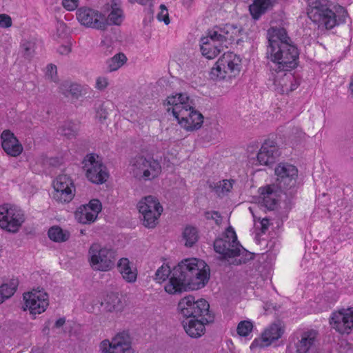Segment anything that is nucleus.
<instances>
[{"mask_svg": "<svg viewBox=\"0 0 353 353\" xmlns=\"http://www.w3.org/2000/svg\"><path fill=\"white\" fill-rule=\"evenodd\" d=\"M205 217L208 220H214L215 223L219 225L222 222V216L218 211H209L205 212Z\"/></svg>", "mask_w": 353, "mask_h": 353, "instance_id": "3c124183", "label": "nucleus"}, {"mask_svg": "<svg viewBox=\"0 0 353 353\" xmlns=\"http://www.w3.org/2000/svg\"><path fill=\"white\" fill-rule=\"evenodd\" d=\"M1 139L2 148L7 154L16 157L22 153V145L10 130H3L1 133Z\"/></svg>", "mask_w": 353, "mask_h": 353, "instance_id": "aec40b11", "label": "nucleus"}, {"mask_svg": "<svg viewBox=\"0 0 353 353\" xmlns=\"http://www.w3.org/2000/svg\"><path fill=\"white\" fill-rule=\"evenodd\" d=\"M130 173L138 180L151 181L161 173L159 160L152 156L138 154L131 157L129 163Z\"/></svg>", "mask_w": 353, "mask_h": 353, "instance_id": "423d86ee", "label": "nucleus"}, {"mask_svg": "<svg viewBox=\"0 0 353 353\" xmlns=\"http://www.w3.org/2000/svg\"><path fill=\"white\" fill-rule=\"evenodd\" d=\"M84 206L97 216L102 209L101 203L98 199H92L88 204L84 205Z\"/></svg>", "mask_w": 353, "mask_h": 353, "instance_id": "a18cd8bd", "label": "nucleus"}, {"mask_svg": "<svg viewBox=\"0 0 353 353\" xmlns=\"http://www.w3.org/2000/svg\"><path fill=\"white\" fill-rule=\"evenodd\" d=\"M271 6V0H254L249 6V10L252 18L258 20Z\"/></svg>", "mask_w": 353, "mask_h": 353, "instance_id": "a878e982", "label": "nucleus"}, {"mask_svg": "<svg viewBox=\"0 0 353 353\" xmlns=\"http://www.w3.org/2000/svg\"><path fill=\"white\" fill-rule=\"evenodd\" d=\"M12 26V19L6 14H0V27L9 28Z\"/></svg>", "mask_w": 353, "mask_h": 353, "instance_id": "6e6d98bb", "label": "nucleus"}, {"mask_svg": "<svg viewBox=\"0 0 353 353\" xmlns=\"http://www.w3.org/2000/svg\"><path fill=\"white\" fill-rule=\"evenodd\" d=\"M108 79L105 77H99L96 80L95 88L99 90H104L108 85Z\"/></svg>", "mask_w": 353, "mask_h": 353, "instance_id": "603ef678", "label": "nucleus"}, {"mask_svg": "<svg viewBox=\"0 0 353 353\" xmlns=\"http://www.w3.org/2000/svg\"><path fill=\"white\" fill-rule=\"evenodd\" d=\"M65 323V319L64 317L59 318L58 320L56 321L54 323V327L56 328H59L62 327Z\"/></svg>", "mask_w": 353, "mask_h": 353, "instance_id": "680f3d73", "label": "nucleus"}, {"mask_svg": "<svg viewBox=\"0 0 353 353\" xmlns=\"http://www.w3.org/2000/svg\"><path fill=\"white\" fill-rule=\"evenodd\" d=\"M79 130V123L72 121H65L59 128L60 134L65 137L67 139L76 137Z\"/></svg>", "mask_w": 353, "mask_h": 353, "instance_id": "f704fd0d", "label": "nucleus"}, {"mask_svg": "<svg viewBox=\"0 0 353 353\" xmlns=\"http://www.w3.org/2000/svg\"><path fill=\"white\" fill-rule=\"evenodd\" d=\"M124 19L123 11L121 9V0H112L110 4V12L105 21L108 25L120 26Z\"/></svg>", "mask_w": 353, "mask_h": 353, "instance_id": "b1692460", "label": "nucleus"}, {"mask_svg": "<svg viewBox=\"0 0 353 353\" xmlns=\"http://www.w3.org/2000/svg\"><path fill=\"white\" fill-rule=\"evenodd\" d=\"M75 217L78 222L81 223L90 224L97 219V216L94 213H92V212L87 209L84 205H82L75 213Z\"/></svg>", "mask_w": 353, "mask_h": 353, "instance_id": "c9c22d12", "label": "nucleus"}, {"mask_svg": "<svg viewBox=\"0 0 353 353\" xmlns=\"http://www.w3.org/2000/svg\"><path fill=\"white\" fill-rule=\"evenodd\" d=\"M117 268L123 279L128 283H134L137 281V272L133 268L129 259L121 258L117 263Z\"/></svg>", "mask_w": 353, "mask_h": 353, "instance_id": "393cba45", "label": "nucleus"}, {"mask_svg": "<svg viewBox=\"0 0 353 353\" xmlns=\"http://www.w3.org/2000/svg\"><path fill=\"white\" fill-rule=\"evenodd\" d=\"M160 12L157 14V19L160 21H163L165 24L168 25L170 23L168 10L166 6L163 4L160 6Z\"/></svg>", "mask_w": 353, "mask_h": 353, "instance_id": "8fccbe9b", "label": "nucleus"}, {"mask_svg": "<svg viewBox=\"0 0 353 353\" xmlns=\"http://www.w3.org/2000/svg\"><path fill=\"white\" fill-rule=\"evenodd\" d=\"M307 15L314 23L319 24V26L330 30L340 23L345 22L347 11L341 8L342 17L337 19L335 13L330 9L327 0H307Z\"/></svg>", "mask_w": 353, "mask_h": 353, "instance_id": "39448f33", "label": "nucleus"}, {"mask_svg": "<svg viewBox=\"0 0 353 353\" xmlns=\"http://www.w3.org/2000/svg\"><path fill=\"white\" fill-rule=\"evenodd\" d=\"M83 163L86 177L90 181L96 184H101L106 181L108 177L106 167L103 164L98 155L88 154Z\"/></svg>", "mask_w": 353, "mask_h": 353, "instance_id": "4468645a", "label": "nucleus"}, {"mask_svg": "<svg viewBox=\"0 0 353 353\" xmlns=\"http://www.w3.org/2000/svg\"><path fill=\"white\" fill-rule=\"evenodd\" d=\"M152 0H140V5L145 6L150 3Z\"/></svg>", "mask_w": 353, "mask_h": 353, "instance_id": "e2e57ef3", "label": "nucleus"}, {"mask_svg": "<svg viewBox=\"0 0 353 353\" xmlns=\"http://www.w3.org/2000/svg\"><path fill=\"white\" fill-rule=\"evenodd\" d=\"M260 225L262 233H265L268 228L269 220L268 219H263L260 221Z\"/></svg>", "mask_w": 353, "mask_h": 353, "instance_id": "052dcab7", "label": "nucleus"}, {"mask_svg": "<svg viewBox=\"0 0 353 353\" xmlns=\"http://www.w3.org/2000/svg\"><path fill=\"white\" fill-rule=\"evenodd\" d=\"M79 0H62V5L68 11H72L77 8Z\"/></svg>", "mask_w": 353, "mask_h": 353, "instance_id": "5fc2aeb1", "label": "nucleus"}, {"mask_svg": "<svg viewBox=\"0 0 353 353\" xmlns=\"http://www.w3.org/2000/svg\"><path fill=\"white\" fill-rule=\"evenodd\" d=\"M299 85H300V81L294 76V80L292 81L289 84L288 89V94L290 93V92H292L294 90H296L299 87Z\"/></svg>", "mask_w": 353, "mask_h": 353, "instance_id": "13d9d810", "label": "nucleus"}, {"mask_svg": "<svg viewBox=\"0 0 353 353\" xmlns=\"http://www.w3.org/2000/svg\"><path fill=\"white\" fill-rule=\"evenodd\" d=\"M139 212L163 211V208L158 200L152 196H148L141 200L138 203Z\"/></svg>", "mask_w": 353, "mask_h": 353, "instance_id": "7c9ffc66", "label": "nucleus"}, {"mask_svg": "<svg viewBox=\"0 0 353 353\" xmlns=\"http://www.w3.org/2000/svg\"><path fill=\"white\" fill-rule=\"evenodd\" d=\"M233 182V180H223L220 182V185L217 186L216 191L218 192H221L222 194H227L232 188Z\"/></svg>", "mask_w": 353, "mask_h": 353, "instance_id": "09e8293b", "label": "nucleus"}, {"mask_svg": "<svg viewBox=\"0 0 353 353\" xmlns=\"http://www.w3.org/2000/svg\"><path fill=\"white\" fill-rule=\"evenodd\" d=\"M108 111L104 108L103 104H100L96 111V118L98 119L101 122H103L108 117Z\"/></svg>", "mask_w": 353, "mask_h": 353, "instance_id": "864d4df0", "label": "nucleus"}, {"mask_svg": "<svg viewBox=\"0 0 353 353\" xmlns=\"http://www.w3.org/2000/svg\"><path fill=\"white\" fill-rule=\"evenodd\" d=\"M271 6V0H254L249 6V10L252 18L258 20Z\"/></svg>", "mask_w": 353, "mask_h": 353, "instance_id": "bb28decb", "label": "nucleus"}, {"mask_svg": "<svg viewBox=\"0 0 353 353\" xmlns=\"http://www.w3.org/2000/svg\"><path fill=\"white\" fill-rule=\"evenodd\" d=\"M268 58L272 61L270 71L292 70L296 68L299 52L283 28H271L268 31Z\"/></svg>", "mask_w": 353, "mask_h": 353, "instance_id": "f03ea898", "label": "nucleus"}, {"mask_svg": "<svg viewBox=\"0 0 353 353\" xmlns=\"http://www.w3.org/2000/svg\"><path fill=\"white\" fill-rule=\"evenodd\" d=\"M183 239L185 240V245L192 247L198 240V232L196 228L188 226L183 233Z\"/></svg>", "mask_w": 353, "mask_h": 353, "instance_id": "a19ab883", "label": "nucleus"}, {"mask_svg": "<svg viewBox=\"0 0 353 353\" xmlns=\"http://www.w3.org/2000/svg\"><path fill=\"white\" fill-rule=\"evenodd\" d=\"M253 329L252 322L248 320L241 321L236 328L237 333L241 336H248Z\"/></svg>", "mask_w": 353, "mask_h": 353, "instance_id": "c03bdc74", "label": "nucleus"}, {"mask_svg": "<svg viewBox=\"0 0 353 353\" xmlns=\"http://www.w3.org/2000/svg\"><path fill=\"white\" fill-rule=\"evenodd\" d=\"M201 51L207 59H214L221 50L220 46H216V44L210 42L208 38H201Z\"/></svg>", "mask_w": 353, "mask_h": 353, "instance_id": "c756f323", "label": "nucleus"}, {"mask_svg": "<svg viewBox=\"0 0 353 353\" xmlns=\"http://www.w3.org/2000/svg\"><path fill=\"white\" fill-rule=\"evenodd\" d=\"M48 234L49 238L54 242H64L70 237L69 232L63 230L59 226L51 227Z\"/></svg>", "mask_w": 353, "mask_h": 353, "instance_id": "e433bc0d", "label": "nucleus"}, {"mask_svg": "<svg viewBox=\"0 0 353 353\" xmlns=\"http://www.w3.org/2000/svg\"><path fill=\"white\" fill-rule=\"evenodd\" d=\"M276 184L279 188L286 195L292 196L296 191L298 170L296 166L288 163H280L275 168Z\"/></svg>", "mask_w": 353, "mask_h": 353, "instance_id": "9d476101", "label": "nucleus"}, {"mask_svg": "<svg viewBox=\"0 0 353 353\" xmlns=\"http://www.w3.org/2000/svg\"><path fill=\"white\" fill-rule=\"evenodd\" d=\"M164 105H170L173 116L184 129L192 131L201 127L203 115L193 108V102L186 94H176L167 97Z\"/></svg>", "mask_w": 353, "mask_h": 353, "instance_id": "7ed1b4c3", "label": "nucleus"}, {"mask_svg": "<svg viewBox=\"0 0 353 353\" xmlns=\"http://www.w3.org/2000/svg\"><path fill=\"white\" fill-rule=\"evenodd\" d=\"M35 42L33 41L23 40L21 43V51L23 56L30 59L34 54Z\"/></svg>", "mask_w": 353, "mask_h": 353, "instance_id": "37998d69", "label": "nucleus"}, {"mask_svg": "<svg viewBox=\"0 0 353 353\" xmlns=\"http://www.w3.org/2000/svg\"><path fill=\"white\" fill-rule=\"evenodd\" d=\"M330 323L340 334H349L353 328V307L343 308L332 313Z\"/></svg>", "mask_w": 353, "mask_h": 353, "instance_id": "f3484780", "label": "nucleus"}, {"mask_svg": "<svg viewBox=\"0 0 353 353\" xmlns=\"http://www.w3.org/2000/svg\"><path fill=\"white\" fill-rule=\"evenodd\" d=\"M18 285V279L12 278L8 282L3 283L0 286V304L14 294Z\"/></svg>", "mask_w": 353, "mask_h": 353, "instance_id": "2f4dec72", "label": "nucleus"}, {"mask_svg": "<svg viewBox=\"0 0 353 353\" xmlns=\"http://www.w3.org/2000/svg\"><path fill=\"white\" fill-rule=\"evenodd\" d=\"M25 301L23 310H28L32 314L43 312L49 305L48 296L43 290H32L24 293Z\"/></svg>", "mask_w": 353, "mask_h": 353, "instance_id": "dca6fc26", "label": "nucleus"}, {"mask_svg": "<svg viewBox=\"0 0 353 353\" xmlns=\"http://www.w3.org/2000/svg\"><path fill=\"white\" fill-rule=\"evenodd\" d=\"M172 274V269L167 264H163L157 269L155 272L154 279L161 283L167 280L170 276L171 278Z\"/></svg>", "mask_w": 353, "mask_h": 353, "instance_id": "79ce46f5", "label": "nucleus"}, {"mask_svg": "<svg viewBox=\"0 0 353 353\" xmlns=\"http://www.w3.org/2000/svg\"><path fill=\"white\" fill-rule=\"evenodd\" d=\"M249 210H250V212L252 213V208H250Z\"/></svg>", "mask_w": 353, "mask_h": 353, "instance_id": "338daca9", "label": "nucleus"}, {"mask_svg": "<svg viewBox=\"0 0 353 353\" xmlns=\"http://www.w3.org/2000/svg\"><path fill=\"white\" fill-rule=\"evenodd\" d=\"M71 52V48L69 46H61L58 49V52L61 54H68Z\"/></svg>", "mask_w": 353, "mask_h": 353, "instance_id": "bf43d9fd", "label": "nucleus"}, {"mask_svg": "<svg viewBox=\"0 0 353 353\" xmlns=\"http://www.w3.org/2000/svg\"><path fill=\"white\" fill-rule=\"evenodd\" d=\"M127 61V57L123 53H118L106 61L109 72H114L119 69Z\"/></svg>", "mask_w": 353, "mask_h": 353, "instance_id": "4c0bfd02", "label": "nucleus"}, {"mask_svg": "<svg viewBox=\"0 0 353 353\" xmlns=\"http://www.w3.org/2000/svg\"><path fill=\"white\" fill-rule=\"evenodd\" d=\"M241 59L234 52L224 53L216 61L215 66L210 72L213 79H223L228 75L229 77L239 74L241 70Z\"/></svg>", "mask_w": 353, "mask_h": 353, "instance_id": "1a4fd4ad", "label": "nucleus"}, {"mask_svg": "<svg viewBox=\"0 0 353 353\" xmlns=\"http://www.w3.org/2000/svg\"><path fill=\"white\" fill-rule=\"evenodd\" d=\"M163 211H150V212H139L143 217V224L145 227L148 228H154L157 224L158 219L159 218Z\"/></svg>", "mask_w": 353, "mask_h": 353, "instance_id": "58836bf2", "label": "nucleus"}, {"mask_svg": "<svg viewBox=\"0 0 353 353\" xmlns=\"http://www.w3.org/2000/svg\"><path fill=\"white\" fill-rule=\"evenodd\" d=\"M99 347L102 353H134L128 331L118 332L111 340L102 341Z\"/></svg>", "mask_w": 353, "mask_h": 353, "instance_id": "f8f14e48", "label": "nucleus"}, {"mask_svg": "<svg viewBox=\"0 0 353 353\" xmlns=\"http://www.w3.org/2000/svg\"><path fill=\"white\" fill-rule=\"evenodd\" d=\"M280 155L281 151L277 143L273 140L268 139L262 144L256 157L260 165H270L276 162Z\"/></svg>", "mask_w": 353, "mask_h": 353, "instance_id": "a211bd4d", "label": "nucleus"}, {"mask_svg": "<svg viewBox=\"0 0 353 353\" xmlns=\"http://www.w3.org/2000/svg\"><path fill=\"white\" fill-rule=\"evenodd\" d=\"M128 1L132 4H134L135 3L140 4V0H128Z\"/></svg>", "mask_w": 353, "mask_h": 353, "instance_id": "69168bd1", "label": "nucleus"}, {"mask_svg": "<svg viewBox=\"0 0 353 353\" xmlns=\"http://www.w3.org/2000/svg\"><path fill=\"white\" fill-rule=\"evenodd\" d=\"M59 90L66 97L78 99L82 94L83 87L78 83L65 81L60 85Z\"/></svg>", "mask_w": 353, "mask_h": 353, "instance_id": "c85d7f7f", "label": "nucleus"}, {"mask_svg": "<svg viewBox=\"0 0 353 353\" xmlns=\"http://www.w3.org/2000/svg\"><path fill=\"white\" fill-rule=\"evenodd\" d=\"M284 332V330L278 324L273 323L270 325L261 334V339L259 341L255 339L252 345L253 346L259 345L265 347L271 345L274 341L281 337Z\"/></svg>", "mask_w": 353, "mask_h": 353, "instance_id": "412c9836", "label": "nucleus"}, {"mask_svg": "<svg viewBox=\"0 0 353 353\" xmlns=\"http://www.w3.org/2000/svg\"><path fill=\"white\" fill-rule=\"evenodd\" d=\"M88 256L91 268L101 272L112 270L117 260L116 252L114 250L102 247L99 243H92L90 245Z\"/></svg>", "mask_w": 353, "mask_h": 353, "instance_id": "6e6552de", "label": "nucleus"}, {"mask_svg": "<svg viewBox=\"0 0 353 353\" xmlns=\"http://www.w3.org/2000/svg\"><path fill=\"white\" fill-rule=\"evenodd\" d=\"M259 203L268 210H274L276 205L277 201L274 198V194L270 188H263Z\"/></svg>", "mask_w": 353, "mask_h": 353, "instance_id": "473e14b6", "label": "nucleus"}, {"mask_svg": "<svg viewBox=\"0 0 353 353\" xmlns=\"http://www.w3.org/2000/svg\"><path fill=\"white\" fill-rule=\"evenodd\" d=\"M54 192L53 199L60 203L70 202L75 194L72 179L68 174H59L53 181Z\"/></svg>", "mask_w": 353, "mask_h": 353, "instance_id": "2eb2a0df", "label": "nucleus"}, {"mask_svg": "<svg viewBox=\"0 0 353 353\" xmlns=\"http://www.w3.org/2000/svg\"><path fill=\"white\" fill-rule=\"evenodd\" d=\"M316 337L317 332L314 330L295 334L292 339L296 349V353H307L314 345Z\"/></svg>", "mask_w": 353, "mask_h": 353, "instance_id": "6ab92c4d", "label": "nucleus"}, {"mask_svg": "<svg viewBox=\"0 0 353 353\" xmlns=\"http://www.w3.org/2000/svg\"><path fill=\"white\" fill-rule=\"evenodd\" d=\"M210 322H205L204 318L190 319L183 321V326L185 332L192 338H199L204 334L205 325Z\"/></svg>", "mask_w": 353, "mask_h": 353, "instance_id": "5701e85b", "label": "nucleus"}, {"mask_svg": "<svg viewBox=\"0 0 353 353\" xmlns=\"http://www.w3.org/2000/svg\"><path fill=\"white\" fill-rule=\"evenodd\" d=\"M101 305L107 312H110L121 311L123 308L119 294L115 292L108 293L103 301L101 302Z\"/></svg>", "mask_w": 353, "mask_h": 353, "instance_id": "cd10ccee", "label": "nucleus"}, {"mask_svg": "<svg viewBox=\"0 0 353 353\" xmlns=\"http://www.w3.org/2000/svg\"><path fill=\"white\" fill-rule=\"evenodd\" d=\"M220 27H214L212 30H210L208 32V35L204 37L203 38L209 39V41L214 44H216V46H220L221 49L223 46L228 48L227 44L225 41L223 39L224 36H222L221 32H220Z\"/></svg>", "mask_w": 353, "mask_h": 353, "instance_id": "ea45409f", "label": "nucleus"}, {"mask_svg": "<svg viewBox=\"0 0 353 353\" xmlns=\"http://www.w3.org/2000/svg\"><path fill=\"white\" fill-rule=\"evenodd\" d=\"M209 279L210 268L203 261L185 259L172 268V276L164 288L170 294H181L203 288Z\"/></svg>", "mask_w": 353, "mask_h": 353, "instance_id": "f257e3e1", "label": "nucleus"}, {"mask_svg": "<svg viewBox=\"0 0 353 353\" xmlns=\"http://www.w3.org/2000/svg\"><path fill=\"white\" fill-rule=\"evenodd\" d=\"M286 71H271L269 81H272L273 88L280 94H288L289 84L294 80V75L292 73H286Z\"/></svg>", "mask_w": 353, "mask_h": 353, "instance_id": "4be33fe9", "label": "nucleus"}, {"mask_svg": "<svg viewBox=\"0 0 353 353\" xmlns=\"http://www.w3.org/2000/svg\"><path fill=\"white\" fill-rule=\"evenodd\" d=\"M219 31L221 32L222 36H224L223 39L225 41V43L228 44L235 40L240 30L234 25L225 24L224 26L220 27Z\"/></svg>", "mask_w": 353, "mask_h": 353, "instance_id": "72a5a7b5", "label": "nucleus"}, {"mask_svg": "<svg viewBox=\"0 0 353 353\" xmlns=\"http://www.w3.org/2000/svg\"><path fill=\"white\" fill-rule=\"evenodd\" d=\"M337 351L339 353H351L353 352V345L346 340H341L337 345Z\"/></svg>", "mask_w": 353, "mask_h": 353, "instance_id": "de8ad7c7", "label": "nucleus"}, {"mask_svg": "<svg viewBox=\"0 0 353 353\" xmlns=\"http://www.w3.org/2000/svg\"><path fill=\"white\" fill-rule=\"evenodd\" d=\"M76 17L79 23L85 28L100 30L107 28L105 14L94 8L86 6L79 8Z\"/></svg>", "mask_w": 353, "mask_h": 353, "instance_id": "ddd939ff", "label": "nucleus"}, {"mask_svg": "<svg viewBox=\"0 0 353 353\" xmlns=\"http://www.w3.org/2000/svg\"><path fill=\"white\" fill-rule=\"evenodd\" d=\"M228 232L231 234L223 238L216 239L214 242V249L216 252L222 255L224 259L235 258L230 264L239 265L246 263L252 259V253L246 250L237 241L234 231L230 228Z\"/></svg>", "mask_w": 353, "mask_h": 353, "instance_id": "20e7f679", "label": "nucleus"}, {"mask_svg": "<svg viewBox=\"0 0 353 353\" xmlns=\"http://www.w3.org/2000/svg\"><path fill=\"white\" fill-rule=\"evenodd\" d=\"M57 74V67L54 65L49 64L47 66V72L46 75L50 77V79L52 81H55V78L54 77V74Z\"/></svg>", "mask_w": 353, "mask_h": 353, "instance_id": "4d7b16f0", "label": "nucleus"}, {"mask_svg": "<svg viewBox=\"0 0 353 353\" xmlns=\"http://www.w3.org/2000/svg\"><path fill=\"white\" fill-rule=\"evenodd\" d=\"M350 89L351 90L352 94L353 95V79H352V81L350 82Z\"/></svg>", "mask_w": 353, "mask_h": 353, "instance_id": "0e129e2a", "label": "nucleus"}, {"mask_svg": "<svg viewBox=\"0 0 353 353\" xmlns=\"http://www.w3.org/2000/svg\"><path fill=\"white\" fill-rule=\"evenodd\" d=\"M179 314L188 319L204 318L205 322H213L214 315L210 311V304L203 299L196 300L189 295L181 299L178 304Z\"/></svg>", "mask_w": 353, "mask_h": 353, "instance_id": "0eeeda50", "label": "nucleus"}, {"mask_svg": "<svg viewBox=\"0 0 353 353\" xmlns=\"http://www.w3.org/2000/svg\"><path fill=\"white\" fill-rule=\"evenodd\" d=\"M25 221L23 212L17 206L8 203L0 205V228L16 233Z\"/></svg>", "mask_w": 353, "mask_h": 353, "instance_id": "9b49d317", "label": "nucleus"}, {"mask_svg": "<svg viewBox=\"0 0 353 353\" xmlns=\"http://www.w3.org/2000/svg\"><path fill=\"white\" fill-rule=\"evenodd\" d=\"M100 51L105 56H108L112 53L114 47L112 46V42L110 40H103L101 41L99 46Z\"/></svg>", "mask_w": 353, "mask_h": 353, "instance_id": "49530a36", "label": "nucleus"}]
</instances>
